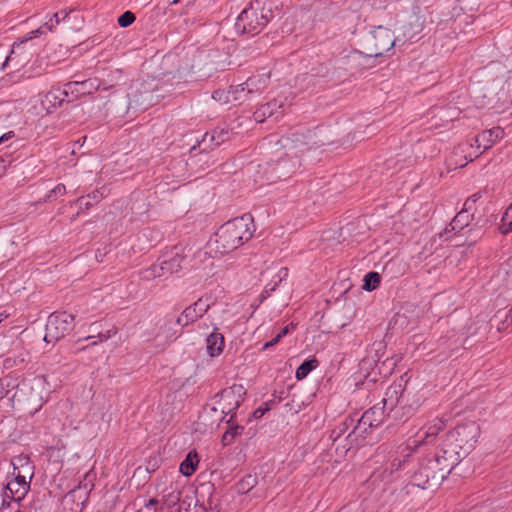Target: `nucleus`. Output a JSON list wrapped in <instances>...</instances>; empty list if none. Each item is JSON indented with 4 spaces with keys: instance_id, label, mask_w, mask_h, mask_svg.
<instances>
[{
    "instance_id": "obj_1",
    "label": "nucleus",
    "mask_w": 512,
    "mask_h": 512,
    "mask_svg": "<svg viewBox=\"0 0 512 512\" xmlns=\"http://www.w3.org/2000/svg\"><path fill=\"white\" fill-rule=\"evenodd\" d=\"M479 436L480 427L476 422L470 421L455 427L435 452V462L439 468L429 475L417 473L415 483L423 488L439 484L474 449Z\"/></svg>"
},
{
    "instance_id": "obj_2",
    "label": "nucleus",
    "mask_w": 512,
    "mask_h": 512,
    "mask_svg": "<svg viewBox=\"0 0 512 512\" xmlns=\"http://www.w3.org/2000/svg\"><path fill=\"white\" fill-rule=\"evenodd\" d=\"M255 230L252 215L245 213L224 223L215 233L214 239L209 242V247L216 254H228L249 241Z\"/></svg>"
},
{
    "instance_id": "obj_3",
    "label": "nucleus",
    "mask_w": 512,
    "mask_h": 512,
    "mask_svg": "<svg viewBox=\"0 0 512 512\" xmlns=\"http://www.w3.org/2000/svg\"><path fill=\"white\" fill-rule=\"evenodd\" d=\"M271 8H266L261 0L252 1L237 17L235 28L248 35L260 33L272 19Z\"/></svg>"
},
{
    "instance_id": "obj_4",
    "label": "nucleus",
    "mask_w": 512,
    "mask_h": 512,
    "mask_svg": "<svg viewBox=\"0 0 512 512\" xmlns=\"http://www.w3.org/2000/svg\"><path fill=\"white\" fill-rule=\"evenodd\" d=\"M386 398L383 399L381 403L374 405L372 408L363 413L362 417L359 419L358 424L353 430V434L356 437L365 438L368 430L372 428L378 427L381 423H383L386 417V408L388 407L392 410L396 402L397 391L396 389L389 388L386 392Z\"/></svg>"
},
{
    "instance_id": "obj_5",
    "label": "nucleus",
    "mask_w": 512,
    "mask_h": 512,
    "mask_svg": "<svg viewBox=\"0 0 512 512\" xmlns=\"http://www.w3.org/2000/svg\"><path fill=\"white\" fill-rule=\"evenodd\" d=\"M396 43V38L390 29L378 26L373 29L364 40L366 53L378 57L389 51Z\"/></svg>"
},
{
    "instance_id": "obj_6",
    "label": "nucleus",
    "mask_w": 512,
    "mask_h": 512,
    "mask_svg": "<svg viewBox=\"0 0 512 512\" xmlns=\"http://www.w3.org/2000/svg\"><path fill=\"white\" fill-rule=\"evenodd\" d=\"M74 328V316L67 312L52 313L46 324L44 340L47 343L57 342Z\"/></svg>"
},
{
    "instance_id": "obj_7",
    "label": "nucleus",
    "mask_w": 512,
    "mask_h": 512,
    "mask_svg": "<svg viewBox=\"0 0 512 512\" xmlns=\"http://www.w3.org/2000/svg\"><path fill=\"white\" fill-rule=\"evenodd\" d=\"M445 424L441 419H434L430 424L419 430L413 438L409 439L405 446L400 450L402 456H411L414 449L422 444H428L434 441L438 433L444 428Z\"/></svg>"
},
{
    "instance_id": "obj_8",
    "label": "nucleus",
    "mask_w": 512,
    "mask_h": 512,
    "mask_svg": "<svg viewBox=\"0 0 512 512\" xmlns=\"http://www.w3.org/2000/svg\"><path fill=\"white\" fill-rule=\"evenodd\" d=\"M183 258L178 254H174L168 259H161L149 268L141 272V279L152 281L156 278H165L181 269Z\"/></svg>"
},
{
    "instance_id": "obj_9",
    "label": "nucleus",
    "mask_w": 512,
    "mask_h": 512,
    "mask_svg": "<svg viewBox=\"0 0 512 512\" xmlns=\"http://www.w3.org/2000/svg\"><path fill=\"white\" fill-rule=\"evenodd\" d=\"M269 82L267 74L254 75L231 91L234 100H242L251 94H259L266 89Z\"/></svg>"
},
{
    "instance_id": "obj_10",
    "label": "nucleus",
    "mask_w": 512,
    "mask_h": 512,
    "mask_svg": "<svg viewBox=\"0 0 512 512\" xmlns=\"http://www.w3.org/2000/svg\"><path fill=\"white\" fill-rule=\"evenodd\" d=\"M245 394V388L238 384L224 389L220 394L222 412L229 414L238 409L244 400Z\"/></svg>"
},
{
    "instance_id": "obj_11",
    "label": "nucleus",
    "mask_w": 512,
    "mask_h": 512,
    "mask_svg": "<svg viewBox=\"0 0 512 512\" xmlns=\"http://www.w3.org/2000/svg\"><path fill=\"white\" fill-rule=\"evenodd\" d=\"M13 477L4 487V496L14 501H21L29 492L32 479L17 475H13Z\"/></svg>"
},
{
    "instance_id": "obj_12",
    "label": "nucleus",
    "mask_w": 512,
    "mask_h": 512,
    "mask_svg": "<svg viewBox=\"0 0 512 512\" xmlns=\"http://www.w3.org/2000/svg\"><path fill=\"white\" fill-rule=\"evenodd\" d=\"M208 308L209 304L206 301L198 299L183 310L177 318V323L181 326H187L202 317L207 312Z\"/></svg>"
},
{
    "instance_id": "obj_13",
    "label": "nucleus",
    "mask_w": 512,
    "mask_h": 512,
    "mask_svg": "<svg viewBox=\"0 0 512 512\" xmlns=\"http://www.w3.org/2000/svg\"><path fill=\"white\" fill-rule=\"evenodd\" d=\"M285 99L282 97L275 98L268 103L261 105L253 114L255 121L261 123L266 118L278 113L284 107Z\"/></svg>"
},
{
    "instance_id": "obj_14",
    "label": "nucleus",
    "mask_w": 512,
    "mask_h": 512,
    "mask_svg": "<svg viewBox=\"0 0 512 512\" xmlns=\"http://www.w3.org/2000/svg\"><path fill=\"white\" fill-rule=\"evenodd\" d=\"M12 465V475L21 476L22 478L33 479L35 467L28 456L19 455L14 457L12 459Z\"/></svg>"
},
{
    "instance_id": "obj_15",
    "label": "nucleus",
    "mask_w": 512,
    "mask_h": 512,
    "mask_svg": "<svg viewBox=\"0 0 512 512\" xmlns=\"http://www.w3.org/2000/svg\"><path fill=\"white\" fill-rule=\"evenodd\" d=\"M474 203V200H466V202L464 203V208L461 211H459L451 221V230L461 231L462 229L469 225V223L473 219V215L469 212V210L472 208V205Z\"/></svg>"
},
{
    "instance_id": "obj_16",
    "label": "nucleus",
    "mask_w": 512,
    "mask_h": 512,
    "mask_svg": "<svg viewBox=\"0 0 512 512\" xmlns=\"http://www.w3.org/2000/svg\"><path fill=\"white\" fill-rule=\"evenodd\" d=\"M206 344L207 352L211 357L219 356L224 348V337L220 333L213 332L207 337Z\"/></svg>"
},
{
    "instance_id": "obj_17",
    "label": "nucleus",
    "mask_w": 512,
    "mask_h": 512,
    "mask_svg": "<svg viewBox=\"0 0 512 512\" xmlns=\"http://www.w3.org/2000/svg\"><path fill=\"white\" fill-rule=\"evenodd\" d=\"M500 133L501 131L499 128L482 132L475 138V144L477 148H483L484 151L491 148L495 140L499 137Z\"/></svg>"
},
{
    "instance_id": "obj_18",
    "label": "nucleus",
    "mask_w": 512,
    "mask_h": 512,
    "mask_svg": "<svg viewBox=\"0 0 512 512\" xmlns=\"http://www.w3.org/2000/svg\"><path fill=\"white\" fill-rule=\"evenodd\" d=\"M199 457L195 451H190L180 464L179 470L184 476H191L197 469Z\"/></svg>"
},
{
    "instance_id": "obj_19",
    "label": "nucleus",
    "mask_w": 512,
    "mask_h": 512,
    "mask_svg": "<svg viewBox=\"0 0 512 512\" xmlns=\"http://www.w3.org/2000/svg\"><path fill=\"white\" fill-rule=\"evenodd\" d=\"M439 468V465L435 462V455L432 457V458H425L424 460H422L420 463H419V466L417 468V470H415L411 476V482L414 486H417L419 487V485H417L415 483V475L419 472H422V474H431L433 472V470H437ZM421 488V486H420ZM422 489H424L422 487Z\"/></svg>"
},
{
    "instance_id": "obj_20",
    "label": "nucleus",
    "mask_w": 512,
    "mask_h": 512,
    "mask_svg": "<svg viewBox=\"0 0 512 512\" xmlns=\"http://www.w3.org/2000/svg\"><path fill=\"white\" fill-rule=\"evenodd\" d=\"M479 0H458L454 6V15L458 16L460 13H472L479 8Z\"/></svg>"
},
{
    "instance_id": "obj_21",
    "label": "nucleus",
    "mask_w": 512,
    "mask_h": 512,
    "mask_svg": "<svg viewBox=\"0 0 512 512\" xmlns=\"http://www.w3.org/2000/svg\"><path fill=\"white\" fill-rule=\"evenodd\" d=\"M289 275V270L286 267H282L273 276L272 280L265 286V292H273L276 290L278 285L285 280Z\"/></svg>"
},
{
    "instance_id": "obj_22",
    "label": "nucleus",
    "mask_w": 512,
    "mask_h": 512,
    "mask_svg": "<svg viewBox=\"0 0 512 512\" xmlns=\"http://www.w3.org/2000/svg\"><path fill=\"white\" fill-rule=\"evenodd\" d=\"M318 366V361L316 359H311L304 361L296 370L295 377L298 380H302L307 377V375Z\"/></svg>"
},
{
    "instance_id": "obj_23",
    "label": "nucleus",
    "mask_w": 512,
    "mask_h": 512,
    "mask_svg": "<svg viewBox=\"0 0 512 512\" xmlns=\"http://www.w3.org/2000/svg\"><path fill=\"white\" fill-rule=\"evenodd\" d=\"M405 445L406 444L400 445L397 448V450L395 451V454L393 455V459L391 460V464H390V466H391L390 474L402 469L404 464L407 462V459L410 457V456H402L400 453L401 448Z\"/></svg>"
},
{
    "instance_id": "obj_24",
    "label": "nucleus",
    "mask_w": 512,
    "mask_h": 512,
    "mask_svg": "<svg viewBox=\"0 0 512 512\" xmlns=\"http://www.w3.org/2000/svg\"><path fill=\"white\" fill-rule=\"evenodd\" d=\"M104 197H105V189L102 188L100 190L93 191L92 193L88 194L86 197H80L78 199V203L81 206L85 205L86 207H88L89 205H91L90 200H92L93 202H99Z\"/></svg>"
},
{
    "instance_id": "obj_25",
    "label": "nucleus",
    "mask_w": 512,
    "mask_h": 512,
    "mask_svg": "<svg viewBox=\"0 0 512 512\" xmlns=\"http://www.w3.org/2000/svg\"><path fill=\"white\" fill-rule=\"evenodd\" d=\"M380 284V275L377 272H369L364 277L363 289L372 291Z\"/></svg>"
},
{
    "instance_id": "obj_26",
    "label": "nucleus",
    "mask_w": 512,
    "mask_h": 512,
    "mask_svg": "<svg viewBox=\"0 0 512 512\" xmlns=\"http://www.w3.org/2000/svg\"><path fill=\"white\" fill-rule=\"evenodd\" d=\"M502 231L503 233L512 231V206L502 216Z\"/></svg>"
},
{
    "instance_id": "obj_27",
    "label": "nucleus",
    "mask_w": 512,
    "mask_h": 512,
    "mask_svg": "<svg viewBox=\"0 0 512 512\" xmlns=\"http://www.w3.org/2000/svg\"><path fill=\"white\" fill-rule=\"evenodd\" d=\"M254 484L255 477L249 475L237 484V490L240 493H246L250 490L251 487H253Z\"/></svg>"
},
{
    "instance_id": "obj_28",
    "label": "nucleus",
    "mask_w": 512,
    "mask_h": 512,
    "mask_svg": "<svg viewBox=\"0 0 512 512\" xmlns=\"http://www.w3.org/2000/svg\"><path fill=\"white\" fill-rule=\"evenodd\" d=\"M135 19V15L132 12L126 11L118 18V24L119 26L126 28L130 26Z\"/></svg>"
},
{
    "instance_id": "obj_29",
    "label": "nucleus",
    "mask_w": 512,
    "mask_h": 512,
    "mask_svg": "<svg viewBox=\"0 0 512 512\" xmlns=\"http://www.w3.org/2000/svg\"><path fill=\"white\" fill-rule=\"evenodd\" d=\"M238 430L239 427L235 426L231 427L228 431H226L222 437V443L224 445L231 444L234 441L235 437L239 434Z\"/></svg>"
},
{
    "instance_id": "obj_30",
    "label": "nucleus",
    "mask_w": 512,
    "mask_h": 512,
    "mask_svg": "<svg viewBox=\"0 0 512 512\" xmlns=\"http://www.w3.org/2000/svg\"><path fill=\"white\" fill-rule=\"evenodd\" d=\"M8 387V380H0V399L4 398L8 394Z\"/></svg>"
},
{
    "instance_id": "obj_31",
    "label": "nucleus",
    "mask_w": 512,
    "mask_h": 512,
    "mask_svg": "<svg viewBox=\"0 0 512 512\" xmlns=\"http://www.w3.org/2000/svg\"><path fill=\"white\" fill-rule=\"evenodd\" d=\"M21 48V44H18L17 46H14L10 55L6 58L5 65L13 62L17 56V50Z\"/></svg>"
},
{
    "instance_id": "obj_32",
    "label": "nucleus",
    "mask_w": 512,
    "mask_h": 512,
    "mask_svg": "<svg viewBox=\"0 0 512 512\" xmlns=\"http://www.w3.org/2000/svg\"><path fill=\"white\" fill-rule=\"evenodd\" d=\"M65 192H66V187H65V185H63V184H58V185H56V186H55V188H54V189H52V190H51V192H50V193H51V194H55V195L57 196V195H64V194H65Z\"/></svg>"
},
{
    "instance_id": "obj_33",
    "label": "nucleus",
    "mask_w": 512,
    "mask_h": 512,
    "mask_svg": "<svg viewBox=\"0 0 512 512\" xmlns=\"http://www.w3.org/2000/svg\"><path fill=\"white\" fill-rule=\"evenodd\" d=\"M60 22V17L58 13H55L49 22L46 23L47 26H49L50 29H52L55 25H57Z\"/></svg>"
},
{
    "instance_id": "obj_34",
    "label": "nucleus",
    "mask_w": 512,
    "mask_h": 512,
    "mask_svg": "<svg viewBox=\"0 0 512 512\" xmlns=\"http://www.w3.org/2000/svg\"><path fill=\"white\" fill-rule=\"evenodd\" d=\"M294 325L293 324H288L286 325L285 327H283L281 329V331L278 333V335L283 338L284 336H286L288 333H290L293 329H294Z\"/></svg>"
},
{
    "instance_id": "obj_35",
    "label": "nucleus",
    "mask_w": 512,
    "mask_h": 512,
    "mask_svg": "<svg viewBox=\"0 0 512 512\" xmlns=\"http://www.w3.org/2000/svg\"><path fill=\"white\" fill-rule=\"evenodd\" d=\"M469 148H473V144L463 143L455 149V154L464 153Z\"/></svg>"
},
{
    "instance_id": "obj_36",
    "label": "nucleus",
    "mask_w": 512,
    "mask_h": 512,
    "mask_svg": "<svg viewBox=\"0 0 512 512\" xmlns=\"http://www.w3.org/2000/svg\"><path fill=\"white\" fill-rule=\"evenodd\" d=\"M15 136L13 131H9L0 136V144L6 143L8 140L12 139Z\"/></svg>"
},
{
    "instance_id": "obj_37",
    "label": "nucleus",
    "mask_w": 512,
    "mask_h": 512,
    "mask_svg": "<svg viewBox=\"0 0 512 512\" xmlns=\"http://www.w3.org/2000/svg\"><path fill=\"white\" fill-rule=\"evenodd\" d=\"M43 385H44V379L41 377H37V378L33 379L31 388L32 389L34 387L40 388V387H43Z\"/></svg>"
},
{
    "instance_id": "obj_38",
    "label": "nucleus",
    "mask_w": 512,
    "mask_h": 512,
    "mask_svg": "<svg viewBox=\"0 0 512 512\" xmlns=\"http://www.w3.org/2000/svg\"><path fill=\"white\" fill-rule=\"evenodd\" d=\"M478 157V154H469V156H465L464 157V161L463 162H458L457 165H459L460 167H463L467 164L468 161H472L474 158Z\"/></svg>"
},
{
    "instance_id": "obj_39",
    "label": "nucleus",
    "mask_w": 512,
    "mask_h": 512,
    "mask_svg": "<svg viewBox=\"0 0 512 512\" xmlns=\"http://www.w3.org/2000/svg\"><path fill=\"white\" fill-rule=\"evenodd\" d=\"M281 340V337L277 334L271 341L265 343L264 348L276 345Z\"/></svg>"
},
{
    "instance_id": "obj_40",
    "label": "nucleus",
    "mask_w": 512,
    "mask_h": 512,
    "mask_svg": "<svg viewBox=\"0 0 512 512\" xmlns=\"http://www.w3.org/2000/svg\"><path fill=\"white\" fill-rule=\"evenodd\" d=\"M76 85L80 84L84 90H88L90 87L93 86V82L91 81H84V82H81V83H78V82H75Z\"/></svg>"
},
{
    "instance_id": "obj_41",
    "label": "nucleus",
    "mask_w": 512,
    "mask_h": 512,
    "mask_svg": "<svg viewBox=\"0 0 512 512\" xmlns=\"http://www.w3.org/2000/svg\"><path fill=\"white\" fill-rule=\"evenodd\" d=\"M110 337H111L110 331H109V332H107L106 334H102V333H100V334L98 335V338H99V340H100V341H106V340H108Z\"/></svg>"
},
{
    "instance_id": "obj_42",
    "label": "nucleus",
    "mask_w": 512,
    "mask_h": 512,
    "mask_svg": "<svg viewBox=\"0 0 512 512\" xmlns=\"http://www.w3.org/2000/svg\"><path fill=\"white\" fill-rule=\"evenodd\" d=\"M79 492V490H72L69 494L66 495V499L74 497V495Z\"/></svg>"
},
{
    "instance_id": "obj_43",
    "label": "nucleus",
    "mask_w": 512,
    "mask_h": 512,
    "mask_svg": "<svg viewBox=\"0 0 512 512\" xmlns=\"http://www.w3.org/2000/svg\"><path fill=\"white\" fill-rule=\"evenodd\" d=\"M263 414L264 412L259 409L254 412L255 417H261Z\"/></svg>"
},
{
    "instance_id": "obj_44",
    "label": "nucleus",
    "mask_w": 512,
    "mask_h": 512,
    "mask_svg": "<svg viewBox=\"0 0 512 512\" xmlns=\"http://www.w3.org/2000/svg\"><path fill=\"white\" fill-rule=\"evenodd\" d=\"M181 2H183V0H172V1L170 2V4H171V5H176V4H179V3H181Z\"/></svg>"
},
{
    "instance_id": "obj_45",
    "label": "nucleus",
    "mask_w": 512,
    "mask_h": 512,
    "mask_svg": "<svg viewBox=\"0 0 512 512\" xmlns=\"http://www.w3.org/2000/svg\"><path fill=\"white\" fill-rule=\"evenodd\" d=\"M4 160L0 157V174L2 173V170L5 168L3 164Z\"/></svg>"
},
{
    "instance_id": "obj_46",
    "label": "nucleus",
    "mask_w": 512,
    "mask_h": 512,
    "mask_svg": "<svg viewBox=\"0 0 512 512\" xmlns=\"http://www.w3.org/2000/svg\"><path fill=\"white\" fill-rule=\"evenodd\" d=\"M156 502H157L156 500L151 499V500L149 501V504H150V505H154V504H156Z\"/></svg>"
},
{
    "instance_id": "obj_47",
    "label": "nucleus",
    "mask_w": 512,
    "mask_h": 512,
    "mask_svg": "<svg viewBox=\"0 0 512 512\" xmlns=\"http://www.w3.org/2000/svg\"><path fill=\"white\" fill-rule=\"evenodd\" d=\"M25 387H26V384H25V383H23V384H22L21 391H23Z\"/></svg>"
},
{
    "instance_id": "obj_48",
    "label": "nucleus",
    "mask_w": 512,
    "mask_h": 512,
    "mask_svg": "<svg viewBox=\"0 0 512 512\" xmlns=\"http://www.w3.org/2000/svg\"><path fill=\"white\" fill-rule=\"evenodd\" d=\"M220 134H224V135H226V134H227V132L220 131Z\"/></svg>"
},
{
    "instance_id": "obj_49",
    "label": "nucleus",
    "mask_w": 512,
    "mask_h": 512,
    "mask_svg": "<svg viewBox=\"0 0 512 512\" xmlns=\"http://www.w3.org/2000/svg\"><path fill=\"white\" fill-rule=\"evenodd\" d=\"M511 206H512V203H511Z\"/></svg>"
}]
</instances>
